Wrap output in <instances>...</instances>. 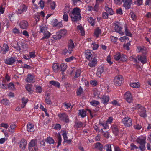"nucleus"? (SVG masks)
Returning a JSON list of instances; mask_svg holds the SVG:
<instances>
[{
    "instance_id": "c03bdc74",
    "label": "nucleus",
    "mask_w": 151,
    "mask_h": 151,
    "mask_svg": "<svg viewBox=\"0 0 151 151\" xmlns=\"http://www.w3.org/2000/svg\"><path fill=\"white\" fill-rule=\"evenodd\" d=\"M75 127L76 128H81L83 127V123L80 121L76 122Z\"/></svg>"
},
{
    "instance_id": "58836bf2",
    "label": "nucleus",
    "mask_w": 151,
    "mask_h": 151,
    "mask_svg": "<svg viewBox=\"0 0 151 151\" xmlns=\"http://www.w3.org/2000/svg\"><path fill=\"white\" fill-rule=\"evenodd\" d=\"M67 32V31L65 29H62L60 30L59 35L61 36V38L62 37H64L66 35Z\"/></svg>"
},
{
    "instance_id": "4468645a",
    "label": "nucleus",
    "mask_w": 151,
    "mask_h": 151,
    "mask_svg": "<svg viewBox=\"0 0 151 151\" xmlns=\"http://www.w3.org/2000/svg\"><path fill=\"white\" fill-rule=\"evenodd\" d=\"M124 97L128 103H130L132 102L133 99L130 92L128 91L126 92L124 94Z\"/></svg>"
},
{
    "instance_id": "473e14b6",
    "label": "nucleus",
    "mask_w": 151,
    "mask_h": 151,
    "mask_svg": "<svg viewBox=\"0 0 151 151\" xmlns=\"http://www.w3.org/2000/svg\"><path fill=\"white\" fill-rule=\"evenodd\" d=\"M68 45L69 49H72L75 47L73 42L71 39L69 40Z\"/></svg>"
},
{
    "instance_id": "72a5a7b5",
    "label": "nucleus",
    "mask_w": 151,
    "mask_h": 151,
    "mask_svg": "<svg viewBox=\"0 0 151 151\" xmlns=\"http://www.w3.org/2000/svg\"><path fill=\"white\" fill-rule=\"evenodd\" d=\"M99 124L101 126H102L103 129L105 130L108 129L109 128L108 124L106 122L105 123H99Z\"/></svg>"
},
{
    "instance_id": "0e129e2a",
    "label": "nucleus",
    "mask_w": 151,
    "mask_h": 151,
    "mask_svg": "<svg viewBox=\"0 0 151 151\" xmlns=\"http://www.w3.org/2000/svg\"><path fill=\"white\" fill-rule=\"evenodd\" d=\"M29 54V57L31 58H35L36 56L35 55V51L30 52Z\"/></svg>"
},
{
    "instance_id": "4c0bfd02",
    "label": "nucleus",
    "mask_w": 151,
    "mask_h": 151,
    "mask_svg": "<svg viewBox=\"0 0 151 151\" xmlns=\"http://www.w3.org/2000/svg\"><path fill=\"white\" fill-rule=\"evenodd\" d=\"M10 80V77L8 75L6 74L4 78H3L2 79V81L3 83H6L8 82Z\"/></svg>"
},
{
    "instance_id": "a878e982",
    "label": "nucleus",
    "mask_w": 151,
    "mask_h": 151,
    "mask_svg": "<svg viewBox=\"0 0 151 151\" xmlns=\"http://www.w3.org/2000/svg\"><path fill=\"white\" fill-rule=\"evenodd\" d=\"M95 148L99 150L102 151L103 149V145L100 142H97L94 144Z\"/></svg>"
},
{
    "instance_id": "ddd939ff",
    "label": "nucleus",
    "mask_w": 151,
    "mask_h": 151,
    "mask_svg": "<svg viewBox=\"0 0 151 151\" xmlns=\"http://www.w3.org/2000/svg\"><path fill=\"white\" fill-rule=\"evenodd\" d=\"M16 60V58L15 57H11L10 58H7L4 61L6 64L12 65L15 62Z\"/></svg>"
},
{
    "instance_id": "6e6d98bb",
    "label": "nucleus",
    "mask_w": 151,
    "mask_h": 151,
    "mask_svg": "<svg viewBox=\"0 0 151 151\" xmlns=\"http://www.w3.org/2000/svg\"><path fill=\"white\" fill-rule=\"evenodd\" d=\"M26 90L29 93H31L32 91V86L30 85H27L25 87Z\"/></svg>"
},
{
    "instance_id": "f3484780",
    "label": "nucleus",
    "mask_w": 151,
    "mask_h": 151,
    "mask_svg": "<svg viewBox=\"0 0 151 151\" xmlns=\"http://www.w3.org/2000/svg\"><path fill=\"white\" fill-rule=\"evenodd\" d=\"M114 29L116 32L121 35H124V32L122 31V28L118 24H115Z\"/></svg>"
},
{
    "instance_id": "a19ab883",
    "label": "nucleus",
    "mask_w": 151,
    "mask_h": 151,
    "mask_svg": "<svg viewBox=\"0 0 151 151\" xmlns=\"http://www.w3.org/2000/svg\"><path fill=\"white\" fill-rule=\"evenodd\" d=\"M60 67L61 71L62 72H63L65 71L67 67V65L64 63H62L60 65Z\"/></svg>"
},
{
    "instance_id": "052dcab7",
    "label": "nucleus",
    "mask_w": 151,
    "mask_h": 151,
    "mask_svg": "<svg viewBox=\"0 0 151 151\" xmlns=\"http://www.w3.org/2000/svg\"><path fill=\"white\" fill-rule=\"evenodd\" d=\"M68 15L64 13L63 15V20L65 22H67L68 21Z\"/></svg>"
},
{
    "instance_id": "5fc2aeb1",
    "label": "nucleus",
    "mask_w": 151,
    "mask_h": 151,
    "mask_svg": "<svg viewBox=\"0 0 151 151\" xmlns=\"http://www.w3.org/2000/svg\"><path fill=\"white\" fill-rule=\"evenodd\" d=\"M57 137L58 139V147L61 145L62 141V138L60 134H57Z\"/></svg>"
},
{
    "instance_id": "338daca9",
    "label": "nucleus",
    "mask_w": 151,
    "mask_h": 151,
    "mask_svg": "<svg viewBox=\"0 0 151 151\" xmlns=\"http://www.w3.org/2000/svg\"><path fill=\"white\" fill-rule=\"evenodd\" d=\"M142 1L143 0H137L135 2V3L138 6H140L142 4Z\"/></svg>"
},
{
    "instance_id": "37998d69",
    "label": "nucleus",
    "mask_w": 151,
    "mask_h": 151,
    "mask_svg": "<svg viewBox=\"0 0 151 151\" xmlns=\"http://www.w3.org/2000/svg\"><path fill=\"white\" fill-rule=\"evenodd\" d=\"M16 127V126L15 124H11L9 128V131L12 132H14Z\"/></svg>"
},
{
    "instance_id": "3c124183",
    "label": "nucleus",
    "mask_w": 151,
    "mask_h": 151,
    "mask_svg": "<svg viewBox=\"0 0 151 151\" xmlns=\"http://www.w3.org/2000/svg\"><path fill=\"white\" fill-rule=\"evenodd\" d=\"M13 32L15 35L19 34L22 33V31H20L18 29L15 28L13 29Z\"/></svg>"
},
{
    "instance_id": "20e7f679",
    "label": "nucleus",
    "mask_w": 151,
    "mask_h": 151,
    "mask_svg": "<svg viewBox=\"0 0 151 151\" xmlns=\"http://www.w3.org/2000/svg\"><path fill=\"white\" fill-rule=\"evenodd\" d=\"M40 32L43 33V37L42 38V40L45 38H49L51 35V34L47 31V27L43 26H40Z\"/></svg>"
},
{
    "instance_id": "f03ea898",
    "label": "nucleus",
    "mask_w": 151,
    "mask_h": 151,
    "mask_svg": "<svg viewBox=\"0 0 151 151\" xmlns=\"http://www.w3.org/2000/svg\"><path fill=\"white\" fill-rule=\"evenodd\" d=\"M37 141L32 139L28 144V149L29 151H36L38 150Z\"/></svg>"
},
{
    "instance_id": "7c9ffc66",
    "label": "nucleus",
    "mask_w": 151,
    "mask_h": 151,
    "mask_svg": "<svg viewBox=\"0 0 151 151\" xmlns=\"http://www.w3.org/2000/svg\"><path fill=\"white\" fill-rule=\"evenodd\" d=\"M125 27V33L126 35L131 37L132 36V34L130 32L129 30L128 29L127 25L126 24L124 25Z\"/></svg>"
},
{
    "instance_id": "09e8293b",
    "label": "nucleus",
    "mask_w": 151,
    "mask_h": 151,
    "mask_svg": "<svg viewBox=\"0 0 151 151\" xmlns=\"http://www.w3.org/2000/svg\"><path fill=\"white\" fill-rule=\"evenodd\" d=\"M128 38L126 36L122 37L119 39V40L121 42H126V41H128Z\"/></svg>"
},
{
    "instance_id": "4d7b16f0",
    "label": "nucleus",
    "mask_w": 151,
    "mask_h": 151,
    "mask_svg": "<svg viewBox=\"0 0 151 151\" xmlns=\"http://www.w3.org/2000/svg\"><path fill=\"white\" fill-rule=\"evenodd\" d=\"M104 137L107 139H108L110 137V134L108 131H105L103 134Z\"/></svg>"
},
{
    "instance_id": "2eb2a0df",
    "label": "nucleus",
    "mask_w": 151,
    "mask_h": 151,
    "mask_svg": "<svg viewBox=\"0 0 151 151\" xmlns=\"http://www.w3.org/2000/svg\"><path fill=\"white\" fill-rule=\"evenodd\" d=\"M111 128L113 133L115 135H117L119 132L118 126L116 124H114L111 125Z\"/></svg>"
},
{
    "instance_id": "ea45409f",
    "label": "nucleus",
    "mask_w": 151,
    "mask_h": 151,
    "mask_svg": "<svg viewBox=\"0 0 151 151\" xmlns=\"http://www.w3.org/2000/svg\"><path fill=\"white\" fill-rule=\"evenodd\" d=\"M22 100L23 104L22 105L21 107L22 108H24L26 104L28 101V99L27 98L24 97L22 99Z\"/></svg>"
},
{
    "instance_id": "aec40b11",
    "label": "nucleus",
    "mask_w": 151,
    "mask_h": 151,
    "mask_svg": "<svg viewBox=\"0 0 151 151\" xmlns=\"http://www.w3.org/2000/svg\"><path fill=\"white\" fill-rule=\"evenodd\" d=\"M101 99V103L105 105H106L109 101V96L103 95Z\"/></svg>"
},
{
    "instance_id": "de8ad7c7",
    "label": "nucleus",
    "mask_w": 151,
    "mask_h": 151,
    "mask_svg": "<svg viewBox=\"0 0 151 151\" xmlns=\"http://www.w3.org/2000/svg\"><path fill=\"white\" fill-rule=\"evenodd\" d=\"M91 104L94 106H96L99 104V102L97 101L93 100L90 102Z\"/></svg>"
},
{
    "instance_id": "6ab92c4d",
    "label": "nucleus",
    "mask_w": 151,
    "mask_h": 151,
    "mask_svg": "<svg viewBox=\"0 0 151 151\" xmlns=\"http://www.w3.org/2000/svg\"><path fill=\"white\" fill-rule=\"evenodd\" d=\"M85 56L86 59L90 60L93 57V55L91 53V50H87L86 51Z\"/></svg>"
},
{
    "instance_id": "a211bd4d",
    "label": "nucleus",
    "mask_w": 151,
    "mask_h": 151,
    "mask_svg": "<svg viewBox=\"0 0 151 151\" xmlns=\"http://www.w3.org/2000/svg\"><path fill=\"white\" fill-rule=\"evenodd\" d=\"M19 25L21 29H26L28 26V23L26 21L22 20L20 22Z\"/></svg>"
},
{
    "instance_id": "412c9836",
    "label": "nucleus",
    "mask_w": 151,
    "mask_h": 151,
    "mask_svg": "<svg viewBox=\"0 0 151 151\" xmlns=\"http://www.w3.org/2000/svg\"><path fill=\"white\" fill-rule=\"evenodd\" d=\"M137 50L138 52H141L144 55H145L147 53L146 49L144 47L137 46Z\"/></svg>"
},
{
    "instance_id": "79ce46f5",
    "label": "nucleus",
    "mask_w": 151,
    "mask_h": 151,
    "mask_svg": "<svg viewBox=\"0 0 151 151\" xmlns=\"http://www.w3.org/2000/svg\"><path fill=\"white\" fill-rule=\"evenodd\" d=\"M17 45H19L20 47H21L23 49H24L27 47L25 43L21 41H19L17 42Z\"/></svg>"
},
{
    "instance_id": "774afa93",
    "label": "nucleus",
    "mask_w": 151,
    "mask_h": 151,
    "mask_svg": "<svg viewBox=\"0 0 151 151\" xmlns=\"http://www.w3.org/2000/svg\"><path fill=\"white\" fill-rule=\"evenodd\" d=\"M113 118L111 117H109L108 119L106 121V122L108 124H111L112 122Z\"/></svg>"
},
{
    "instance_id": "dca6fc26",
    "label": "nucleus",
    "mask_w": 151,
    "mask_h": 151,
    "mask_svg": "<svg viewBox=\"0 0 151 151\" xmlns=\"http://www.w3.org/2000/svg\"><path fill=\"white\" fill-rule=\"evenodd\" d=\"M91 59V60H89V61L88 64V65L91 68L95 67L97 63V59L93 58L92 59V58Z\"/></svg>"
},
{
    "instance_id": "423d86ee",
    "label": "nucleus",
    "mask_w": 151,
    "mask_h": 151,
    "mask_svg": "<svg viewBox=\"0 0 151 151\" xmlns=\"http://www.w3.org/2000/svg\"><path fill=\"white\" fill-rule=\"evenodd\" d=\"M137 108H138V113L141 117L144 118L147 116L146 111L145 108L138 105L137 106Z\"/></svg>"
},
{
    "instance_id": "c756f323",
    "label": "nucleus",
    "mask_w": 151,
    "mask_h": 151,
    "mask_svg": "<svg viewBox=\"0 0 151 151\" xmlns=\"http://www.w3.org/2000/svg\"><path fill=\"white\" fill-rule=\"evenodd\" d=\"M49 83L58 88L60 86V83L55 81H49Z\"/></svg>"
},
{
    "instance_id": "7ed1b4c3",
    "label": "nucleus",
    "mask_w": 151,
    "mask_h": 151,
    "mask_svg": "<svg viewBox=\"0 0 151 151\" xmlns=\"http://www.w3.org/2000/svg\"><path fill=\"white\" fill-rule=\"evenodd\" d=\"M145 138L143 136L139 137L136 139L137 143L140 145L139 148L141 151H144L145 149Z\"/></svg>"
},
{
    "instance_id": "393cba45",
    "label": "nucleus",
    "mask_w": 151,
    "mask_h": 151,
    "mask_svg": "<svg viewBox=\"0 0 151 151\" xmlns=\"http://www.w3.org/2000/svg\"><path fill=\"white\" fill-rule=\"evenodd\" d=\"M27 130L28 132H32L34 130V125L30 123H29L27 125Z\"/></svg>"
},
{
    "instance_id": "cd10ccee",
    "label": "nucleus",
    "mask_w": 151,
    "mask_h": 151,
    "mask_svg": "<svg viewBox=\"0 0 151 151\" xmlns=\"http://www.w3.org/2000/svg\"><path fill=\"white\" fill-rule=\"evenodd\" d=\"M87 20L92 26L94 25L95 23V20L93 17H88L87 18Z\"/></svg>"
},
{
    "instance_id": "39448f33",
    "label": "nucleus",
    "mask_w": 151,
    "mask_h": 151,
    "mask_svg": "<svg viewBox=\"0 0 151 151\" xmlns=\"http://www.w3.org/2000/svg\"><path fill=\"white\" fill-rule=\"evenodd\" d=\"M114 58L117 61L120 60L123 62L126 61L127 59V57L126 55L121 54L119 52L115 53L114 55Z\"/></svg>"
},
{
    "instance_id": "13d9d810",
    "label": "nucleus",
    "mask_w": 151,
    "mask_h": 151,
    "mask_svg": "<svg viewBox=\"0 0 151 151\" xmlns=\"http://www.w3.org/2000/svg\"><path fill=\"white\" fill-rule=\"evenodd\" d=\"M14 14L11 13L9 14V18L10 19L11 21H13L14 19Z\"/></svg>"
},
{
    "instance_id": "864d4df0",
    "label": "nucleus",
    "mask_w": 151,
    "mask_h": 151,
    "mask_svg": "<svg viewBox=\"0 0 151 151\" xmlns=\"http://www.w3.org/2000/svg\"><path fill=\"white\" fill-rule=\"evenodd\" d=\"M0 102L3 104L6 105L8 104L9 100L6 99H3L1 100Z\"/></svg>"
},
{
    "instance_id": "9b49d317",
    "label": "nucleus",
    "mask_w": 151,
    "mask_h": 151,
    "mask_svg": "<svg viewBox=\"0 0 151 151\" xmlns=\"http://www.w3.org/2000/svg\"><path fill=\"white\" fill-rule=\"evenodd\" d=\"M138 55L136 58L135 59V61L137 62L138 60L143 64L146 63L147 62L146 56H145V55Z\"/></svg>"
},
{
    "instance_id": "69168bd1",
    "label": "nucleus",
    "mask_w": 151,
    "mask_h": 151,
    "mask_svg": "<svg viewBox=\"0 0 151 151\" xmlns=\"http://www.w3.org/2000/svg\"><path fill=\"white\" fill-rule=\"evenodd\" d=\"M8 88H10V89L14 90L15 89L14 84L12 83H10L8 85Z\"/></svg>"
},
{
    "instance_id": "bf43d9fd",
    "label": "nucleus",
    "mask_w": 151,
    "mask_h": 151,
    "mask_svg": "<svg viewBox=\"0 0 151 151\" xmlns=\"http://www.w3.org/2000/svg\"><path fill=\"white\" fill-rule=\"evenodd\" d=\"M130 14L131 15V18L133 20H134L136 19L137 17L134 12L131 11L130 12Z\"/></svg>"
},
{
    "instance_id": "9d476101",
    "label": "nucleus",
    "mask_w": 151,
    "mask_h": 151,
    "mask_svg": "<svg viewBox=\"0 0 151 151\" xmlns=\"http://www.w3.org/2000/svg\"><path fill=\"white\" fill-rule=\"evenodd\" d=\"M122 121L124 125L126 127H129L132 124V119L128 117L123 118Z\"/></svg>"
},
{
    "instance_id": "f704fd0d",
    "label": "nucleus",
    "mask_w": 151,
    "mask_h": 151,
    "mask_svg": "<svg viewBox=\"0 0 151 151\" xmlns=\"http://www.w3.org/2000/svg\"><path fill=\"white\" fill-rule=\"evenodd\" d=\"M34 77L31 74H28L27 76L26 81L28 82H31L33 81Z\"/></svg>"
},
{
    "instance_id": "1a4fd4ad",
    "label": "nucleus",
    "mask_w": 151,
    "mask_h": 151,
    "mask_svg": "<svg viewBox=\"0 0 151 151\" xmlns=\"http://www.w3.org/2000/svg\"><path fill=\"white\" fill-rule=\"evenodd\" d=\"M27 7L24 4L20 5L19 8L16 10V13L19 14H21L25 12L27 9Z\"/></svg>"
},
{
    "instance_id": "b1692460",
    "label": "nucleus",
    "mask_w": 151,
    "mask_h": 151,
    "mask_svg": "<svg viewBox=\"0 0 151 151\" xmlns=\"http://www.w3.org/2000/svg\"><path fill=\"white\" fill-rule=\"evenodd\" d=\"M52 67L54 72L56 73L58 72L60 69L59 65L57 63H53L52 65Z\"/></svg>"
},
{
    "instance_id": "603ef678",
    "label": "nucleus",
    "mask_w": 151,
    "mask_h": 151,
    "mask_svg": "<svg viewBox=\"0 0 151 151\" xmlns=\"http://www.w3.org/2000/svg\"><path fill=\"white\" fill-rule=\"evenodd\" d=\"M111 146V145L110 144H107L105 145V147L106 151H112Z\"/></svg>"
},
{
    "instance_id": "2f4dec72",
    "label": "nucleus",
    "mask_w": 151,
    "mask_h": 151,
    "mask_svg": "<svg viewBox=\"0 0 151 151\" xmlns=\"http://www.w3.org/2000/svg\"><path fill=\"white\" fill-rule=\"evenodd\" d=\"M78 114L82 118H84L86 116V111L83 109L79 110Z\"/></svg>"
},
{
    "instance_id": "6e6552de",
    "label": "nucleus",
    "mask_w": 151,
    "mask_h": 151,
    "mask_svg": "<svg viewBox=\"0 0 151 151\" xmlns=\"http://www.w3.org/2000/svg\"><path fill=\"white\" fill-rule=\"evenodd\" d=\"M58 115L60 120L66 123L69 122V118L68 115L66 113H59Z\"/></svg>"
},
{
    "instance_id": "0eeeda50",
    "label": "nucleus",
    "mask_w": 151,
    "mask_h": 151,
    "mask_svg": "<svg viewBox=\"0 0 151 151\" xmlns=\"http://www.w3.org/2000/svg\"><path fill=\"white\" fill-rule=\"evenodd\" d=\"M123 79L122 76L120 75L116 76L114 80V84L116 86H120L123 83Z\"/></svg>"
},
{
    "instance_id": "4be33fe9",
    "label": "nucleus",
    "mask_w": 151,
    "mask_h": 151,
    "mask_svg": "<svg viewBox=\"0 0 151 151\" xmlns=\"http://www.w3.org/2000/svg\"><path fill=\"white\" fill-rule=\"evenodd\" d=\"M27 142L24 139H22L20 142V147L22 150H24L26 147Z\"/></svg>"
},
{
    "instance_id": "f8f14e48",
    "label": "nucleus",
    "mask_w": 151,
    "mask_h": 151,
    "mask_svg": "<svg viewBox=\"0 0 151 151\" xmlns=\"http://www.w3.org/2000/svg\"><path fill=\"white\" fill-rule=\"evenodd\" d=\"M123 2V6L126 9H128L131 7V4H132V0H122Z\"/></svg>"
},
{
    "instance_id": "5701e85b",
    "label": "nucleus",
    "mask_w": 151,
    "mask_h": 151,
    "mask_svg": "<svg viewBox=\"0 0 151 151\" xmlns=\"http://www.w3.org/2000/svg\"><path fill=\"white\" fill-rule=\"evenodd\" d=\"M101 29H99V27H97L95 29L94 35L96 38H98L99 37V35L101 34Z\"/></svg>"
},
{
    "instance_id": "8fccbe9b",
    "label": "nucleus",
    "mask_w": 151,
    "mask_h": 151,
    "mask_svg": "<svg viewBox=\"0 0 151 151\" xmlns=\"http://www.w3.org/2000/svg\"><path fill=\"white\" fill-rule=\"evenodd\" d=\"M75 72V75L74 76L75 78H77L80 76L81 73V70L77 69Z\"/></svg>"
},
{
    "instance_id": "c9c22d12",
    "label": "nucleus",
    "mask_w": 151,
    "mask_h": 151,
    "mask_svg": "<svg viewBox=\"0 0 151 151\" xmlns=\"http://www.w3.org/2000/svg\"><path fill=\"white\" fill-rule=\"evenodd\" d=\"M130 86L133 88H138L139 87L140 84L139 82L131 83L130 84Z\"/></svg>"
},
{
    "instance_id": "e2e57ef3",
    "label": "nucleus",
    "mask_w": 151,
    "mask_h": 151,
    "mask_svg": "<svg viewBox=\"0 0 151 151\" xmlns=\"http://www.w3.org/2000/svg\"><path fill=\"white\" fill-rule=\"evenodd\" d=\"M102 16L104 19H107L108 18V13L104 12L102 13Z\"/></svg>"
},
{
    "instance_id": "a18cd8bd",
    "label": "nucleus",
    "mask_w": 151,
    "mask_h": 151,
    "mask_svg": "<svg viewBox=\"0 0 151 151\" xmlns=\"http://www.w3.org/2000/svg\"><path fill=\"white\" fill-rule=\"evenodd\" d=\"M104 71V68L103 66H100L97 69V74L100 75Z\"/></svg>"
},
{
    "instance_id": "f257e3e1",
    "label": "nucleus",
    "mask_w": 151,
    "mask_h": 151,
    "mask_svg": "<svg viewBox=\"0 0 151 151\" xmlns=\"http://www.w3.org/2000/svg\"><path fill=\"white\" fill-rule=\"evenodd\" d=\"M81 10L78 7L73 8L69 13V16L73 22H77L81 18Z\"/></svg>"
},
{
    "instance_id": "49530a36",
    "label": "nucleus",
    "mask_w": 151,
    "mask_h": 151,
    "mask_svg": "<svg viewBox=\"0 0 151 151\" xmlns=\"http://www.w3.org/2000/svg\"><path fill=\"white\" fill-rule=\"evenodd\" d=\"M83 92V90L81 87L80 86L76 91V94L78 96L80 95Z\"/></svg>"
},
{
    "instance_id": "e433bc0d",
    "label": "nucleus",
    "mask_w": 151,
    "mask_h": 151,
    "mask_svg": "<svg viewBox=\"0 0 151 151\" xmlns=\"http://www.w3.org/2000/svg\"><path fill=\"white\" fill-rule=\"evenodd\" d=\"M46 141L47 143L50 145L53 144L55 142L54 139L50 137H47L46 139Z\"/></svg>"
},
{
    "instance_id": "bb28decb",
    "label": "nucleus",
    "mask_w": 151,
    "mask_h": 151,
    "mask_svg": "<svg viewBox=\"0 0 151 151\" xmlns=\"http://www.w3.org/2000/svg\"><path fill=\"white\" fill-rule=\"evenodd\" d=\"M105 9L106 12L110 15H112L114 13L112 9L108 7L107 6H105Z\"/></svg>"
},
{
    "instance_id": "c85d7f7f",
    "label": "nucleus",
    "mask_w": 151,
    "mask_h": 151,
    "mask_svg": "<svg viewBox=\"0 0 151 151\" xmlns=\"http://www.w3.org/2000/svg\"><path fill=\"white\" fill-rule=\"evenodd\" d=\"M3 50V54H5L6 52L8 51L9 50V47L8 45L6 44H4L3 47H2Z\"/></svg>"
},
{
    "instance_id": "680f3d73",
    "label": "nucleus",
    "mask_w": 151,
    "mask_h": 151,
    "mask_svg": "<svg viewBox=\"0 0 151 151\" xmlns=\"http://www.w3.org/2000/svg\"><path fill=\"white\" fill-rule=\"evenodd\" d=\"M62 136L63 137L64 140L68 139V137L67 136V133L65 130L63 131Z\"/></svg>"
}]
</instances>
